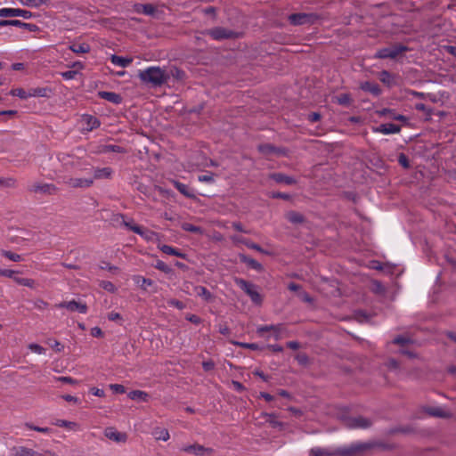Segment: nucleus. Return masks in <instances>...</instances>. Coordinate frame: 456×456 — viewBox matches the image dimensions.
Returning a JSON list of instances; mask_svg holds the SVG:
<instances>
[{
  "label": "nucleus",
  "instance_id": "nucleus-60",
  "mask_svg": "<svg viewBox=\"0 0 456 456\" xmlns=\"http://www.w3.org/2000/svg\"><path fill=\"white\" fill-rule=\"evenodd\" d=\"M20 25L18 20H0V27Z\"/></svg>",
  "mask_w": 456,
  "mask_h": 456
},
{
  "label": "nucleus",
  "instance_id": "nucleus-6",
  "mask_svg": "<svg viewBox=\"0 0 456 456\" xmlns=\"http://www.w3.org/2000/svg\"><path fill=\"white\" fill-rule=\"evenodd\" d=\"M370 448H371L370 444L359 442V443L352 444L348 447L338 449V453H339V455H341V456H350L352 454L366 451Z\"/></svg>",
  "mask_w": 456,
  "mask_h": 456
},
{
  "label": "nucleus",
  "instance_id": "nucleus-39",
  "mask_svg": "<svg viewBox=\"0 0 456 456\" xmlns=\"http://www.w3.org/2000/svg\"><path fill=\"white\" fill-rule=\"evenodd\" d=\"M286 218L292 224H301L304 222V216L295 211H290L286 215Z\"/></svg>",
  "mask_w": 456,
  "mask_h": 456
},
{
  "label": "nucleus",
  "instance_id": "nucleus-15",
  "mask_svg": "<svg viewBox=\"0 0 456 456\" xmlns=\"http://www.w3.org/2000/svg\"><path fill=\"white\" fill-rule=\"evenodd\" d=\"M81 124L83 126V130L90 132L100 126L101 123L99 119L92 115H83L81 117Z\"/></svg>",
  "mask_w": 456,
  "mask_h": 456
},
{
  "label": "nucleus",
  "instance_id": "nucleus-16",
  "mask_svg": "<svg viewBox=\"0 0 456 456\" xmlns=\"http://www.w3.org/2000/svg\"><path fill=\"white\" fill-rule=\"evenodd\" d=\"M374 133H380L383 134H394L400 132L401 127L395 124L392 123H387V124H381L380 126L377 127H373Z\"/></svg>",
  "mask_w": 456,
  "mask_h": 456
},
{
  "label": "nucleus",
  "instance_id": "nucleus-7",
  "mask_svg": "<svg viewBox=\"0 0 456 456\" xmlns=\"http://www.w3.org/2000/svg\"><path fill=\"white\" fill-rule=\"evenodd\" d=\"M207 35H209L213 39L215 40H224L227 38H233L236 36V33L232 30L222 28V27H216L211 29H208L206 32Z\"/></svg>",
  "mask_w": 456,
  "mask_h": 456
},
{
  "label": "nucleus",
  "instance_id": "nucleus-13",
  "mask_svg": "<svg viewBox=\"0 0 456 456\" xmlns=\"http://www.w3.org/2000/svg\"><path fill=\"white\" fill-rule=\"evenodd\" d=\"M56 307L66 308L70 312H78L80 314H86L87 312V305L82 302H77L76 300L61 302L56 305Z\"/></svg>",
  "mask_w": 456,
  "mask_h": 456
},
{
  "label": "nucleus",
  "instance_id": "nucleus-11",
  "mask_svg": "<svg viewBox=\"0 0 456 456\" xmlns=\"http://www.w3.org/2000/svg\"><path fill=\"white\" fill-rule=\"evenodd\" d=\"M236 283L250 297L253 302L260 303L261 297L259 293L255 289V286L253 284L242 279L237 280Z\"/></svg>",
  "mask_w": 456,
  "mask_h": 456
},
{
  "label": "nucleus",
  "instance_id": "nucleus-57",
  "mask_svg": "<svg viewBox=\"0 0 456 456\" xmlns=\"http://www.w3.org/2000/svg\"><path fill=\"white\" fill-rule=\"evenodd\" d=\"M110 389L117 394H124L126 392V388L123 385L120 384H111L110 385Z\"/></svg>",
  "mask_w": 456,
  "mask_h": 456
},
{
  "label": "nucleus",
  "instance_id": "nucleus-31",
  "mask_svg": "<svg viewBox=\"0 0 456 456\" xmlns=\"http://www.w3.org/2000/svg\"><path fill=\"white\" fill-rule=\"evenodd\" d=\"M361 88L363 91L370 92L374 95H379L381 93L379 85L375 83L364 82L362 84Z\"/></svg>",
  "mask_w": 456,
  "mask_h": 456
},
{
  "label": "nucleus",
  "instance_id": "nucleus-62",
  "mask_svg": "<svg viewBox=\"0 0 456 456\" xmlns=\"http://www.w3.org/2000/svg\"><path fill=\"white\" fill-rule=\"evenodd\" d=\"M34 305H35L36 308L43 310V309L47 307L48 304L45 301L42 300V299H37L34 302Z\"/></svg>",
  "mask_w": 456,
  "mask_h": 456
},
{
  "label": "nucleus",
  "instance_id": "nucleus-40",
  "mask_svg": "<svg viewBox=\"0 0 456 456\" xmlns=\"http://www.w3.org/2000/svg\"><path fill=\"white\" fill-rule=\"evenodd\" d=\"M13 280L17 284L21 285V286H26V287H28L31 289L35 288V285H36V281L34 280L28 279V278L14 277Z\"/></svg>",
  "mask_w": 456,
  "mask_h": 456
},
{
  "label": "nucleus",
  "instance_id": "nucleus-38",
  "mask_svg": "<svg viewBox=\"0 0 456 456\" xmlns=\"http://www.w3.org/2000/svg\"><path fill=\"white\" fill-rule=\"evenodd\" d=\"M49 0H20V3L28 7L38 8L43 4H46Z\"/></svg>",
  "mask_w": 456,
  "mask_h": 456
},
{
  "label": "nucleus",
  "instance_id": "nucleus-20",
  "mask_svg": "<svg viewBox=\"0 0 456 456\" xmlns=\"http://www.w3.org/2000/svg\"><path fill=\"white\" fill-rule=\"evenodd\" d=\"M12 456H42L36 451L25 446H14L12 448Z\"/></svg>",
  "mask_w": 456,
  "mask_h": 456
},
{
  "label": "nucleus",
  "instance_id": "nucleus-32",
  "mask_svg": "<svg viewBox=\"0 0 456 456\" xmlns=\"http://www.w3.org/2000/svg\"><path fill=\"white\" fill-rule=\"evenodd\" d=\"M133 280L137 285H139L144 290H146L148 289V287H151L153 285L152 280L144 278L141 275L134 276Z\"/></svg>",
  "mask_w": 456,
  "mask_h": 456
},
{
  "label": "nucleus",
  "instance_id": "nucleus-25",
  "mask_svg": "<svg viewBox=\"0 0 456 456\" xmlns=\"http://www.w3.org/2000/svg\"><path fill=\"white\" fill-rule=\"evenodd\" d=\"M193 289H194V294L198 297H200L203 300H205L207 302L212 301L213 295L205 287L195 286Z\"/></svg>",
  "mask_w": 456,
  "mask_h": 456
},
{
  "label": "nucleus",
  "instance_id": "nucleus-50",
  "mask_svg": "<svg viewBox=\"0 0 456 456\" xmlns=\"http://www.w3.org/2000/svg\"><path fill=\"white\" fill-rule=\"evenodd\" d=\"M28 347L31 352L38 354H43L45 353V349L43 346H41L40 345L36 344V343L29 344Z\"/></svg>",
  "mask_w": 456,
  "mask_h": 456
},
{
  "label": "nucleus",
  "instance_id": "nucleus-58",
  "mask_svg": "<svg viewBox=\"0 0 456 456\" xmlns=\"http://www.w3.org/2000/svg\"><path fill=\"white\" fill-rule=\"evenodd\" d=\"M172 76L177 80H183L185 77V73L182 69H175L172 70Z\"/></svg>",
  "mask_w": 456,
  "mask_h": 456
},
{
  "label": "nucleus",
  "instance_id": "nucleus-53",
  "mask_svg": "<svg viewBox=\"0 0 456 456\" xmlns=\"http://www.w3.org/2000/svg\"><path fill=\"white\" fill-rule=\"evenodd\" d=\"M236 346H239L242 348L251 349V350H257L258 345L255 343H244V342H234L233 343Z\"/></svg>",
  "mask_w": 456,
  "mask_h": 456
},
{
  "label": "nucleus",
  "instance_id": "nucleus-42",
  "mask_svg": "<svg viewBox=\"0 0 456 456\" xmlns=\"http://www.w3.org/2000/svg\"><path fill=\"white\" fill-rule=\"evenodd\" d=\"M238 241H240L242 242L243 244H245L248 248H251V249H254V250H256L258 252H261V253H264V254H268L267 251H265V249H263L258 244L255 243V242H252L248 240H246V239H242V240H238Z\"/></svg>",
  "mask_w": 456,
  "mask_h": 456
},
{
  "label": "nucleus",
  "instance_id": "nucleus-45",
  "mask_svg": "<svg viewBox=\"0 0 456 456\" xmlns=\"http://www.w3.org/2000/svg\"><path fill=\"white\" fill-rule=\"evenodd\" d=\"M258 150L260 152L265 153V154L279 153L280 152V151H278L275 147H273L271 144L259 145Z\"/></svg>",
  "mask_w": 456,
  "mask_h": 456
},
{
  "label": "nucleus",
  "instance_id": "nucleus-35",
  "mask_svg": "<svg viewBox=\"0 0 456 456\" xmlns=\"http://www.w3.org/2000/svg\"><path fill=\"white\" fill-rule=\"evenodd\" d=\"M334 102L342 106H350L352 103V98L349 94H341L333 98Z\"/></svg>",
  "mask_w": 456,
  "mask_h": 456
},
{
  "label": "nucleus",
  "instance_id": "nucleus-14",
  "mask_svg": "<svg viewBox=\"0 0 456 456\" xmlns=\"http://www.w3.org/2000/svg\"><path fill=\"white\" fill-rule=\"evenodd\" d=\"M372 422L370 419L362 416L353 417L346 419V426L350 428H368Z\"/></svg>",
  "mask_w": 456,
  "mask_h": 456
},
{
  "label": "nucleus",
  "instance_id": "nucleus-63",
  "mask_svg": "<svg viewBox=\"0 0 456 456\" xmlns=\"http://www.w3.org/2000/svg\"><path fill=\"white\" fill-rule=\"evenodd\" d=\"M186 320L194 323L200 324L201 322V319L196 314H189L186 316Z\"/></svg>",
  "mask_w": 456,
  "mask_h": 456
},
{
  "label": "nucleus",
  "instance_id": "nucleus-2",
  "mask_svg": "<svg viewBox=\"0 0 456 456\" xmlns=\"http://www.w3.org/2000/svg\"><path fill=\"white\" fill-rule=\"evenodd\" d=\"M58 161L61 164L65 170H80L86 171L88 164L81 158L71 154L61 152L57 155Z\"/></svg>",
  "mask_w": 456,
  "mask_h": 456
},
{
  "label": "nucleus",
  "instance_id": "nucleus-18",
  "mask_svg": "<svg viewBox=\"0 0 456 456\" xmlns=\"http://www.w3.org/2000/svg\"><path fill=\"white\" fill-rule=\"evenodd\" d=\"M158 248L167 255L175 256L177 257L186 259V255L181 252L179 249L171 246L161 244L160 242L157 245Z\"/></svg>",
  "mask_w": 456,
  "mask_h": 456
},
{
  "label": "nucleus",
  "instance_id": "nucleus-47",
  "mask_svg": "<svg viewBox=\"0 0 456 456\" xmlns=\"http://www.w3.org/2000/svg\"><path fill=\"white\" fill-rule=\"evenodd\" d=\"M10 94L12 95V96H17V97H19L20 99H23V100L29 98L28 95V91H25L22 88L12 89L10 92Z\"/></svg>",
  "mask_w": 456,
  "mask_h": 456
},
{
  "label": "nucleus",
  "instance_id": "nucleus-52",
  "mask_svg": "<svg viewBox=\"0 0 456 456\" xmlns=\"http://www.w3.org/2000/svg\"><path fill=\"white\" fill-rule=\"evenodd\" d=\"M25 427L31 430H35V431L44 433V434H48L51 431V429L49 428H40V427L34 426L30 423H26Z\"/></svg>",
  "mask_w": 456,
  "mask_h": 456
},
{
  "label": "nucleus",
  "instance_id": "nucleus-36",
  "mask_svg": "<svg viewBox=\"0 0 456 456\" xmlns=\"http://www.w3.org/2000/svg\"><path fill=\"white\" fill-rule=\"evenodd\" d=\"M69 49L75 53H86L90 51V46L86 43L73 44L69 45Z\"/></svg>",
  "mask_w": 456,
  "mask_h": 456
},
{
  "label": "nucleus",
  "instance_id": "nucleus-43",
  "mask_svg": "<svg viewBox=\"0 0 456 456\" xmlns=\"http://www.w3.org/2000/svg\"><path fill=\"white\" fill-rule=\"evenodd\" d=\"M54 424L58 427L67 428L69 429H77L78 428V425L76 422L64 419H57Z\"/></svg>",
  "mask_w": 456,
  "mask_h": 456
},
{
  "label": "nucleus",
  "instance_id": "nucleus-33",
  "mask_svg": "<svg viewBox=\"0 0 456 456\" xmlns=\"http://www.w3.org/2000/svg\"><path fill=\"white\" fill-rule=\"evenodd\" d=\"M134 10L137 12H142L146 15H152L155 12V7L151 4H137L134 5Z\"/></svg>",
  "mask_w": 456,
  "mask_h": 456
},
{
  "label": "nucleus",
  "instance_id": "nucleus-46",
  "mask_svg": "<svg viewBox=\"0 0 456 456\" xmlns=\"http://www.w3.org/2000/svg\"><path fill=\"white\" fill-rule=\"evenodd\" d=\"M2 255L13 262H20L23 259L20 255L7 250H3Z\"/></svg>",
  "mask_w": 456,
  "mask_h": 456
},
{
  "label": "nucleus",
  "instance_id": "nucleus-9",
  "mask_svg": "<svg viewBox=\"0 0 456 456\" xmlns=\"http://www.w3.org/2000/svg\"><path fill=\"white\" fill-rule=\"evenodd\" d=\"M0 17H21L25 20H28L33 17V13L22 9L2 8L0 9Z\"/></svg>",
  "mask_w": 456,
  "mask_h": 456
},
{
  "label": "nucleus",
  "instance_id": "nucleus-17",
  "mask_svg": "<svg viewBox=\"0 0 456 456\" xmlns=\"http://www.w3.org/2000/svg\"><path fill=\"white\" fill-rule=\"evenodd\" d=\"M104 435L107 438L113 440L117 443H125L127 439V436L126 433L118 432L114 428H107L104 430Z\"/></svg>",
  "mask_w": 456,
  "mask_h": 456
},
{
  "label": "nucleus",
  "instance_id": "nucleus-26",
  "mask_svg": "<svg viewBox=\"0 0 456 456\" xmlns=\"http://www.w3.org/2000/svg\"><path fill=\"white\" fill-rule=\"evenodd\" d=\"M110 61L116 66L126 68V67L129 66L132 63L133 59L132 58H126V57H122V56H118V55L113 54L110 57Z\"/></svg>",
  "mask_w": 456,
  "mask_h": 456
},
{
  "label": "nucleus",
  "instance_id": "nucleus-48",
  "mask_svg": "<svg viewBox=\"0 0 456 456\" xmlns=\"http://www.w3.org/2000/svg\"><path fill=\"white\" fill-rule=\"evenodd\" d=\"M100 286L103 289H105V290H107L109 292H111V293H114L117 290L116 286L112 282H110L109 281H101Z\"/></svg>",
  "mask_w": 456,
  "mask_h": 456
},
{
  "label": "nucleus",
  "instance_id": "nucleus-24",
  "mask_svg": "<svg viewBox=\"0 0 456 456\" xmlns=\"http://www.w3.org/2000/svg\"><path fill=\"white\" fill-rule=\"evenodd\" d=\"M310 456H337L339 455L338 453V450L335 452H331L328 449L322 447H314L309 452Z\"/></svg>",
  "mask_w": 456,
  "mask_h": 456
},
{
  "label": "nucleus",
  "instance_id": "nucleus-12",
  "mask_svg": "<svg viewBox=\"0 0 456 456\" xmlns=\"http://www.w3.org/2000/svg\"><path fill=\"white\" fill-rule=\"evenodd\" d=\"M30 191L46 195H53L58 191V188L53 183H35L30 186Z\"/></svg>",
  "mask_w": 456,
  "mask_h": 456
},
{
  "label": "nucleus",
  "instance_id": "nucleus-23",
  "mask_svg": "<svg viewBox=\"0 0 456 456\" xmlns=\"http://www.w3.org/2000/svg\"><path fill=\"white\" fill-rule=\"evenodd\" d=\"M271 179L279 183L293 184L296 183L295 179L288 176L282 173H273L270 175Z\"/></svg>",
  "mask_w": 456,
  "mask_h": 456
},
{
  "label": "nucleus",
  "instance_id": "nucleus-34",
  "mask_svg": "<svg viewBox=\"0 0 456 456\" xmlns=\"http://www.w3.org/2000/svg\"><path fill=\"white\" fill-rule=\"evenodd\" d=\"M152 435L155 439L161 441H167L170 437L168 430L162 428H156L153 430Z\"/></svg>",
  "mask_w": 456,
  "mask_h": 456
},
{
  "label": "nucleus",
  "instance_id": "nucleus-29",
  "mask_svg": "<svg viewBox=\"0 0 456 456\" xmlns=\"http://www.w3.org/2000/svg\"><path fill=\"white\" fill-rule=\"evenodd\" d=\"M172 183L180 191V193H182L185 197H187V198H194L193 192L190 190V188L186 184L182 183H180L178 181H175V180H173Z\"/></svg>",
  "mask_w": 456,
  "mask_h": 456
},
{
  "label": "nucleus",
  "instance_id": "nucleus-61",
  "mask_svg": "<svg viewBox=\"0 0 456 456\" xmlns=\"http://www.w3.org/2000/svg\"><path fill=\"white\" fill-rule=\"evenodd\" d=\"M90 393L92 395H94V396H98V397H103L105 395L104 390L97 388V387H92L90 389Z\"/></svg>",
  "mask_w": 456,
  "mask_h": 456
},
{
  "label": "nucleus",
  "instance_id": "nucleus-44",
  "mask_svg": "<svg viewBox=\"0 0 456 456\" xmlns=\"http://www.w3.org/2000/svg\"><path fill=\"white\" fill-rule=\"evenodd\" d=\"M102 152H104V153H107V152L123 153V152H125V150L122 147L118 146V145L109 144V145H104L102 147Z\"/></svg>",
  "mask_w": 456,
  "mask_h": 456
},
{
  "label": "nucleus",
  "instance_id": "nucleus-10",
  "mask_svg": "<svg viewBox=\"0 0 456 456\" xmlns=\"http://www.w3.org/2000/svg\"><path fill=\"white\" fill-rule=\"evenodd\" d=\"M181 451L187 453L194 454L196 456H208L213 453L212 448H207L204 447L203 445L197 444L191 445H183V447H181Z\"/></svg>",
  "mask_w": 456,
  "mask_h": 456
},
{
  "label": "nucleus",
  "instance_id": "nucleus-21",
  "mask_svg": "<svg viewBox=\"0 0 456 456\" xmlns=\"http://www.w3.org/2000/svg\"><path fill=\"white\" fill-rule=\"evenodd\" d=\"M113 171L110 167H102V168H94L93 176L90 178H94V180L101 179H109L111 177Z\"/></svg>",
  "mask_w": 456,
  "mask_h": 456
},
{
  "label": "nucleus",
  "instance_id": "nucleus-41",
  "mask_svg": "<svg viewBox=\"0 0 456 456\" xmlns=\"http://www.w3.org/2000/svg\"><path fill=\"white\" fill-rule=\"evenodd\" d=\"M181 227H182V229L183 231H186V232H193V233H199V234H202L203 233V230H202L201 227L193 225V224H189V223L182 224Z\"/></svg>",
  "mask_w": 456,
  "mask_h": 456
},
{
  "label": "nucleus",
  "instance_id": "nucleus-8",
  "mask_svg": "<svg viewBox=\"0 0 456 456\" xmlns=\"http://www.w3.org/2000/svg\"><path fill=\"white\" fill-rule=\"evenodd\" d=\"M65 183L69 187L73 188V189H77V188L85 189V188H89L93 185L94 178L69 177L65 181Z\"/></svg>",
  "mask_w": 456,
  "mask_h": 456
},
{
  "label": "nucleus",
  "instance_id": "nucleus-5",
  "mask_svg": "<svg viewBox=\"0 0 456 456\" xmlns=\"http://www.w3.org/2000/svg\"><path fill=\"white\" fill-rule=\"evenodd\" d=\"M272 333V336L279 340L281 338V333L284 331L283 324L276 325H261L256 328V332L260 336H264L265 332Z\"/></svg>",
  "mask_w": 456,
  "mask_h": 456
},
{
  "label": "nucleus",
  "instance_id": "nucleus-64",
  "mask_svg": "<svg viewBox=\"0 0 456 456\" xmlns=\"http://www.w3.org/2000/svg\"><path fill=\"white\" fill-rule=\"evenodd\" d=\"M168 305H172V306H175L178 309H183L184 307V305L183 302L177 300V299H170L168 301Z\"/></svg>",
  "mask_w": 456,
  "mask_h": 456
},
{
  "label": "nucleus",
  "instance_id": "nucleus-54",
  "mask_svg": "<svg viewBox=\"0 0 456 456\" xmlns=\"http://www.w3.org/2000/svg\"><path fill=\"white\" fill-rule=\"evenodd\" d=\"M18 22L20 23V25H13L14 27H19V28H28L29 31H36L37 30V26L35 25V24H31V23H25V22H22L20 20H18Z\"/></svg>",
  "mask_w": 456,
  "mask_h": 456
},
{
  "label": "nucleus",
  "instance_id": "nucleus-22",
  "mask_svg": "<svg viewBox=\"0 0 456 456\" xmlns=\"http://www.w3.org/2000/svg\"><path fill=\"white\" fill-rule=\"evenodd\" d=\"M427 412L433 417L438 418H450L452 413L442 407H429L427 409Z\"/></svg>",
  "mask_w": 456,
  "mask_h": 456
},
{
  "label": "nucleus",
  "instance_id": "nucleus-30",
  "mask_svg": "<svg viewBox=\"0 0 456 456\" xmlns=\"http://www.w3.org/2000/svg\"><path fill=\"white\" fill-rule=\"evenodd\" d=\"M128 397L134 401L147 402L149 395L142 390H133L128 393Z\"/></svg>",
  "mask_w": 456,
  "mask_h": 456
},
{
  "label": "nucleus",
  "instance_id": "nucleus-1",
  "mask_svg": "<svg viewBox=\"0 0 456 456\" xmlns=\"http://www.w3.org/2000/svg\"><path fill=\"white\" fill-rule=\"evenodd\" d=\"M138 77L143 84L150 85L151 87H159L167 82L169 75L160 67L151 66L139 70Z\"/></svg>",
  "mask_w": 456,
  "mask_h": 456
},
{
  "label": "nucleus",
  "instance_id": "nucleus-37",
  "mask_svg": "<svg viewBox=\"0 0 456 456\" xmlns=\"http://www.w3.org/2000/svg\"><path fill=\"white\" fill-rule=\"evenodd\" d=\"M142 239L149 242H156L157 244L160 242L159 234L149 229L143 233Z\"/></svg>",
  "mask_w": 456,
  "mask_h": 456
},
{
  "label": "nucleus",
  "instance_id": "nucleus-49",
  "mask_svg": "<svg viewBox=\"0 0 456 456\" xmlns=\"http://www.w3.org/2000/svg\"><path fill=\"white\" fill-rule=\"evenodd\" d=\"M155 268L165 273H169L171 272V268L161 260H158L156 262Z\"/></svg>",
  "mask_w": 456,
  "mask_h": 456
},
{
  "label": "nucleus",
  "instance_id": "nucleus-4",
  "mask_svg": "<svg viewBox=\"0 0 456 456\" xmlns=\"http://www.w3.org/2000/svg\"><path fill=\"white\" fill-rule=\"evenodd\" d=\"M408 50V48L402 45H394L391 47H386L379 49L376 53L375 57L379 59H395L402 53H404Z\"/></svg>",
  "mask_w": 456,
  "mask_h": 456
},
{
  "label": "nucleus",
  "instance_id": "nucleus-56",
  "mask_svg": "<svg viewBox=\"0 0 456 456\" xmlns=\"http://www.w3.org/2000/svg\"><path fill=\"white\" fill-rule=\"evenodd\" d=\"M77 74V70H68V71L61 72V76L65 80H70V79H74L76 77Z\"/></svg>",
  "mask_w": 456,
  "mask_h": 456
},
{
  "label": "nucleus",
  "instance_id": "nucleus-59",
  "mask_svg": "<svg viewBox=\"0 0 456 456\" xmlns=\"http://www.w3.org/2000/svg\"><path fill=\"white\" fill-rule=\"evenodd\" d=\"M18 272L9 269H0V276L9 277V278H14V274Z\"/></svg>",
  "mask_w": 456,
  "mask_h": 456
},
{
  "label": "nucleus",
  "instance_id": "nucleus-55",
  "mask_svg": "<svg viewBox=\"0 0 456 456\" xmlns=\"http://www.w3.org/2000/svg\"><path fill=\"white\" fill-rule=\"evenodd\" d=\"M380 80L385 84L390 85L391 80H392V76L388 71L383 70L380 73Z\"/></svg>",
  "mask_w": 456,
  "mask_h": 456
},
{
  "label": "nucleus",
  "instance_id": "nucleus-19",
  "mask_svg": "<svg viewBox=\"0 0 456 456\" xmlns=\"http://www.w3.org/2000/svg\"><path fill=\"white\" fill-rule=\"evenodd\" d=\"M98 95L100 98L114 104H120L122 102L121 95L114 92L100 91Z\"/></svg>",
  "mask_w": 456,
  "mask_h": 456
},
{
  "label": "nucleus",
  "instance_id": "nucleus-28",
  "mask_svg": "<svg viewBox=\"0 0 456 456\" xmlns=\"http://www.w3.org/2000/svg\"><path fill=\"white\" fill-rule=\"evenodd\" d=\"M50 89L47 87H36L28 90V97H48Z\"/></svg>",
  "mask_w": 456,
  "mask_h": 456
},
{
  "label": "nucleus",
  "instance_id": "nucleus-3",
  "mask_svg": "<svg viewBox=\"0 0 456 456\" xmlns=\"http://www.w3.org/2000/svg\"><path fill=\"white\" fill-rule=\"evenodd\" d=\"M319 20V17L315 13H293L289 16V20L292 25H306L314 24Z\"/></svg>",
  "mask_w": 456,
  "mask_h": 456
},
{
  "label": "nucleus",
  "instance_id": "nucleus-51",
  "mask_svg": "<svg viewBox=\"0 0 456 456\" xmlns=\"http://www.w3.org/2000/svg\"><path fill=\"white\" fill-rule=\"evenodd\" d=\"M198 180L201 183H213L215 182L214 175L209 173L208 175H201L198 176Z\"/></svg>",
  "mask_w": 456,
  "mask_h": 456
},
{
  "label": "nucleus",
  "instance_id": "nucleus-27",
  "mask_svg": "<svg viewBox=\"0 0 456 456\" xmlns=\"http://www.w3.org/2000/svg\"><path fill=\"white\" fill-rule=\"evenodd\" d=\"M239 258H240V262L248 265L249 267H251L254 270L260 271L262 269V265L260 263H258L256 260H255L244 254H240Z\"/></svg>",
  "mask_w": 456,
  "mask_h": 456
}]
</instances>
